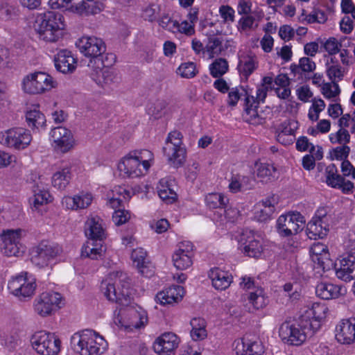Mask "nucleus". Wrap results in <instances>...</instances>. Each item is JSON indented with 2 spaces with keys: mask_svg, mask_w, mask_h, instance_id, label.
Here are the masks:
<instances>
[{
  "mask_svg": "<svg viewBox=\"0 0 355 355\" xmlns=\"http://www.w3.org/2000/svg\"><path fill=\"white\" fill-rule=\"evenodd\" d=\"M257 60L254 55H243L239 58L238 69L241 75L248 78L257 69Z\"/></svg>",
  "mask_w": 355,
  "mask_h": 355,
  "instance_id": "58836bf2",
  "label": "nucleus"
},
{
  "mask_svg": "<svg viewBox=\"0 0 355 355\" xmlns=\"http://www.w3.org/2000/svg\"><path fill=\"white\" fill-rule=\"evenodd\" d=\"M263 13L254 11L252 14L243 15L238 22L239 31H245L255 29L258 27V22L263 17Z\"/></svg>",
  "mask_w": 355,
  "mask_h": 355,
  "instance_id": "a19ab883",
  "label": "nucleus"
},
{
  "mask_svg": "<svg viewBox=\"0 0 355 355\" xmlns=\"http://www.w3.org/2000/svg\"><path fill=\"white\" fill-rule=\"evenodd\" d=\"M91 77L96 84L101 87L117 83L120 79L113 69L109 67L101 68L99 64L91 73Z\"/></svg>",
  "mask_w": 355,
  "mask_h": 355,
  "instance_id": "cd10ccee",
  "label": "nucleus"
},
{
  "mask_svg": "<svg viewBox=\"0 0 355 355\" xmlns=\"http://www.w3.org/2000/svg\"><path fill=\"white\" fill-rule=\"evenodd\" d=\"M174 187V180L169 178H162L157 186L159 198L166 204H172L177 200Z\"/></svg>",
  "mask_w": 355,
  "mask_h": 355,
  "instance_id": "2f4dec72",
  "label": "nucleus"
},
{
  "mask_svg": "<svg viewBox=\"0 0 355 355\" xmlns=\"http://www.w3.org/2000/svg\"><path fill=\"white\" fill-rule=\"evenodd\" d=\"M328 310L327 306L323 303H313L311 307L304 310L300 315V326L309 329V333L315 334L321 327Z\"/></svg>",
  "mask_w": 355,
  "mask_h": 355,
  "instance_id": "6e6552de",
  "label": "nucleus"
},
{
  "mask_svg": "<svg viewBox=\"0 0 355 355\" xmlns=\"http://www.w3.org/2000/svg\"><path fill=\"white\" fill-rule=\"evenodd\" d=\"M62 16L55 12L40 14L36 18L34 28L41 40L48 42H55L62 35L64 24Z\"/></svg>",
  "mask_w": 355,
  "mask_h": 355,
  "instance_id": "20e7f679",
  "label": "nucleus"
},
{
  "mask_svg": "<svg viewBox=\"0 0 355 355\" xmlns=\"http://www.w3.org/2000/svg\"><path fill=\"white\" fill-rule=\"evenodd\" d=\"M103 7V3L98 0H82L76 4L75 9L80 15H95Z\"/></svg>",
  "mask_w": 355,
  "mask_h": 355,
  "instance_id": "4c0bfd02",
  "label": "nucleus"
},
{
  "mask_svg": "<svg viewBox=\"0 0 355 355\" xmlns=\"http://www.w3.org/2000/svg\"><path fill=\"white\" fill-rule=\"evenodd\" d=\"M274 206L261 208V205H259L255 208L254 213V220H257V222H266L267 220H272L274 218Z\"/></svg>",
  "mask_w": 355,
  "mask_h": 355,
  "instance_id": "3c124183",
  "label": "nucleus"
},
{
  "mask_svg": "<svg viewBox=\"0 0 355 355\" xmlns=\"http://www.w3.org/2000/svg\"><path fill=\"white\" fill-rule=\"evenodd\" d=\"M239 249L246 256L259 258L263 252V245L259 235L250 230L242 231L239 239Z\"/></svg>",
  "mask_w": 355,
  "mask_h": 355,
  "instance_id": "a211bd4d",
  "label": "nucleus"
},
{
  "mask_svg": "<svg viewBox=\"0 0 355 355\" xmlns=\"http://www.w3.org/2000/svg\"><path fill=\"white\" fill-rule=\"evenodd\" d=\"M26 235V230L21 228L3 230L0 234L2 241L1 252L6 257H21L24 248L20 243L22 237Z\"/></svg>",
  "mask_w": 355,
  "mask_h": 355,
  "instance_id": "423d86ee",
  "label": "nucleus"
},
{
  "mask_svg": "<svg viewBox=\"0 0 355 355\" xmlns=\"http://www.w3.org/2000/svg\"><path fill=\"white\" fill-rule=\"evenodd\" d=\"M328 78L332 83H338L343 80L345 75V69L340 65L329 66L326 68Z\"/></svg>",
  "mask_w": 355,
  "mask_h": 355,
  "instance_id": "5fc2aeb1",
  "label": "nucleus"
},
{
  "mask_svg": "<svg viewBox=\"0 0 355 355\" xmlns=\"http://www.w3.org/2000/svg\"><path fill=\"white\" fill-rule=\"evenodd\" d=\"M335 272L338 278L349 282L355 279V256L352 252L347 257L343 258L335 266Z\"/></svg>",
  "mask_w": 355,
  "mask_h": 355,
  "instance_id": "bb28decb",
  "label": "nucleus"
},
{
  "mask_svg": "<svg viewBox=\"0 0 355 355\" xmlns=\"http://www.w3.org/2000/svg\"><path fill=\"white\" fill-rule=\"evenodd\" d=\"M340 46L339 40L334 37L328 38L323 44L324 50L330 55H335L338 53L340 51Z\"/></svg>",
  "mask_w": 355,
  "mask_h": 355,
  "instance_id": "bf43d9fd",
  "label": "nucleus"
},
{
  "mask_svg": "<svg viewBox=\"0 0 355 355\" xmlns=\"http://www.w3.org/2000/svg\"><path fill=\"white\" fill-rule=\"evenodd\" d=\"M73 349L81 355H98L107 349V343L94 331L86 329L74 334L71 338Z\"/></svg>",
  "mask_w": 355,
  "mask_h": 355,
  "instance_id": "7ed1b4c3",
  "label": "nucleus"
},
{
  "mask_svg": "<svg viewBox=\"0 0 355 355\" xmlns=\"http://www.w3.org/2000/svg\"><path fill=\"white\" fill-rule=\"evenodd\" d=\"M17 16V9L13 5L6 2H0V19L9 21Z\"/></svg>",
  "mask_w": 355,
  "mask_h": 355,
  "instance_id": "603ef678",
  "label": "nucleus"
},
{
  "mask_svg": "<svg viewBox=\"0 0 355 355\" xmlns=\"http://www.w3.org/2000/svg\"><path fill=\"white\" fill-rule=\"evenodd\" d=\"M131 259L141 275L150 277L154 275V267L147 257V252L143 248L133 250Z\"/></svg>",
  "mask_w": 355,
  "mask_h": 355,
  "instance_id": "393cba45",
  "label": "nucleus"
},
{
  "mask_svg": "<svg viewBox=\"0 0 355 355\" xmlns=\"http://www.w3.org/2000/svg\"><path fill=\"white\" fill-rule=\"evenodd\" d=\"M178 72L183 78H191L196 75L198 71L193 62H186L179 67Z\"/></svg>",
  "mask_w": 355,
  "mask_h": 355,
  "instance_id": "052dcab7",
  "label": "nucleus"
},
{
  "mask_svg": "<svg viewBox=\"0 0 355 355\" xmlns=\"http://www.w3.org/2000/svg\"><path fill=\"white\" fill-rule=\"evenodd\" d=\"M213 286L217 290H225L232 283V277L227 272L219 268L211 269L209 273Z\"/></svg>",
  "mask_w": 355,
  "mask_h": 355,
  "instance_id": "e433bc0d",
  "label": "nucleus"
},
{
  "mask_svg": "<svg viewBox=\"0 0 355 355\" xmlns=\"http://www.w3.org/2000/svg\"><path fill=\"white\" fill-rule=\"evenodd\" d=\"M335 338L336 340L344 345L355 343V318L341 320L336 326Z\"/></svg>",
  "mask_w": 355,
  "mask_h": 355,
  "instance_id": "b1692460",
  "label": "nucleus"
},
{
  "mask_svg": "<svg viewBox=\"0 0 355 355\" xmlns=\"http://www.w3.org/2000/svg\"><path fill=\"white\" fill-rule=\"evenodd\" d=\"M33 349L40 355H58L61 341L54 334L45 331L35 332L31 338Z\"/></svg>",
  "mask_w": 355,
  "mask_h": 355,
  "instance_id": "0eeeda50",
  "label": "nucleus"
},
{
  "mask_svg": "<svg viewBox=\"0 0 355 355\" xmlns=\"http://www.w3.org/2000/svg\"><path fill=\"white\" fill-rule=\"evenodd\" d=\"M255 167L257 175L262 182H272L277 178V168L273 166V164L257 162L255 164Z\"/></svg>",
  "mask_w": 355,
  "mask_h": 355,
  "instance_id": "ea45409f",
  "label": "nucleus"
},
{
  "mask_svg": "<svg viewBox=\"0 0 355 355\" xmlns=\"http://www.w3.org/2000/svg\"><path fill=\"white\" fill-rule=\"evenodd\" d=\"M32 140L29 130L23 128H14L0 133V143L15 149H24Z\"/></svg>",
  "mask_w": 355,
  "mask_h": 355,
  "instance_id": "2eb2a0df",
  "label": "nucleus"
},
{
  "mask_svg": "<svg viewBox=\"0 0 355 355\" xmlns=\"http://www.w3.org/2000/svg\"><path fill=\"white\" fill-rule=\"evenodd\" d=\"M307 328L300 327V322L296 326L290 322H284L279 328V336L282 340L288 345H300L308 337H311L314 334L309 332Z\"/></svg>",
  "mask_w": 355,
  "mask_h": 355,
  "instance_id": "dca6fc26",
  "label": "nucleus"
},
{
  "mask_svg": "<svg viewBox=\"0 0 355 355\" xmlns=\"http://www.w3.org/2000/svg\"><path fill=\"white\" fill-rule=\"evenodd\" d=\"M70 168L65 167L55 173L52 177V184L58 190H64L71 180Z\"/></svg>",
  "mask_w": 355,
  "mask_h": 355,
  "instance_id": "37998d69",
  "label": "nucleus"
},
{
  "mask_svg": "<svg viewBox=\"0 0 355 355\" xmlns=\"http://www.w3.org/2000/svg\"><path fill=\"white\" fill-rule=\"evenodd\" d=\"M26 121L29 128H37L46 124V118L39 110L34 108L26 112Z\"/></svg>",
  "mask_w": 355,
  "mask_h": 355,
  "instance_id": "a18cd8bd",
  "label": "nucleus"
},
{
  "mask_svg": "<svg viewBox=\"0 0 355 355\" xmlns=\"http://www.w3.org/2000/svg\"><path fill=\"white\" fill-rule=\"evenodd\" d=\"M346 293L345 287L327 282L319 283L315 288L317 296L323 300L338 298Z\"/></svg>",
  "mask_w": 355,
  "mask_h": 355,
  "instance_id": "7c9ffc66",
  "label": "nucleus"
},
{
  "mask_svg": "<svg viewBox=\"0 0 355 355\" xmlns=\"http://www.w3.org/2000/svg\"><path fill=\"white\" fill-rule=\"evenodd\" d=\"M159 25L165 30L173 32L175 28L176 20H173L168 15H163L158 20Z\"/></svg>",
  "mask_w": 355,
  "mask_h": 355,
  "instance_id": "338daca9",
  "label": "nucleus"
},
{
  "mask_svg": "<svg viewBox=\"0 0 355 355\" xmlns=\"http://www.w3.org/2000/svg\"><path fill=\"white\" fill-rule=\"evenodd\" d=\"M325 182L332 188L340 189L344 193L352 192L354 187V184L341 176L338 171L335 164H331L325 168L324 171Z\"/></svg>",
  "mask_w": 355,
  "mask_h": 355,
  "instance_id": "4be33fe9",
  "label": "nucleus"
},
{
  "mask_svg": "<svg viewBox=\"0 0 355 355\" xmlns=\"http://www.w3.org/2000/svg\"><path fill=\"white\" fill-rule=\"evenodd\" d=\"M64 304V299L57 292L42 293L35 300V311L42 317L51 315Z\"/></svg>",
  "mask_w": 355,
  "mask_h": 355,
  "instance_id": "4468645a",
  "label": "nucleus"
},
{
  "mask_svg": "<svg viewBox=\"0 0 355 355\" xmlns=\"http://www.w3.org/2000/svg\"><path fill=\"white\" fill-rule=\"evenodd\" d=\"M248 300L254 310L263 309L268 303V297L262 288H257L248 295Z\"/></svg>",
  "mask_w": 355,
  "mask_h": 355,
  "instance_id": "c03bdc74",
  "label": "nucleus"
},
{
  "mask_svg": "<svg viewBox=\"0 0 355 355\" xmlns=\"http://www.w3.org/2000/svg\"><path fill=\"white\" fill-rule=\"evenodd\" d=\"M123 201V200L121 197L108 196L107 205L115 209L112 214L114 222H128L133 219L129 211L120 208Z\"/></svg>",
  "mask_w": 355,
  "mask_h": 355,
  "instance_id": "72a5a7b5",
  "label": "nucleus"
},
{
  "mask_svg": "<svg viewBox=\"0 0 355 355\" xmlns=\"http://www.w3.org/2000/svg\"><path fill=\"white\" fill-rule=\"evenodd\" d=\"M105 248L102 241L89 239L86 241L81 249V257L91 259H98L103 257Z\"/></svg>",
  "mask_w": 355,
  "mask_h": 355,
  "instance_id": "c9c22d12",
  "label": "nucleus"
},
{
  "mask_svg": "<svg viewBox=\"0 0 355 355\" xmlns=\"http://www.w3.org/2000/svg\"><path fill=\"white\" fill-rule=\"evenodd\" d=\"M193 245L191 242L184 241L178 244L173 254L174 266L178 270H186L193 264Z\"/></svg>",
  "mask_w": 355,
  "mask_h": 355,
  "instance_id": "aec40b11",
  "label": "nucleus"
},
{
  "mask_svg": "<svg viewBox=\"0 0 355 355\" xmlns=\"http://www.w3.org/2000/svg\"><path fill=\"white\" fill-rule=\"evenodd\" d=\"M147 321L146 313L143 310L138 311L133 307L120 309L114 318V322L118 327L128 331L140 329L147 323Z\"/></svg>",
  "mask_w": 355,
  "mask_h": 355,
  "instance_id": "9d476101",
  "label": "nucleus"
},
{
  "mask_svg": "<svg viewBox=\"0 0 355 355\" xmlns=\"http://www.w3.org/2000/svg\"><path fill=\"white\" fill-rule=\"evenodd\" d=\"M21 87L25 93L39 94L55 87V82L49 74L39 71L26 76L23 78Z\"/></svg>",
  "mask_w": 355,
  "mask_h": 355,
  "instance_id": "1a4fd4ad",
  "label": "nucleus"
},
{
  "mask_svg": "<svg viewBox=\"0 0 355 355\" xmlns=\"http://www.w3.org/2000/svg\"><path fill=\"white\" fill-rule=\"evenodd\" d=\"M76 45L83 54L92 58L90 63H96V58L106 51L103 40L94 36H83L76 42Z\"/></svg>",
  "mask_w": 355,
  "mask_h": 355,
  "instance_id": "f3484780",
  "label": "nucleus"
},
{
  "mask_svg": "<svg viewBox=\"0 0 355 355\" xmlns=\"http://www.w3.org/2000/svg\"><path fill=\"white\" fill-rule=\"evenodd\" d=\"M290 225L287 226L286 223H278L277 229L279 234L283 236H288L293 234H297L300 229H302L301 225L298 223H288Z\"/></svg>",
  "mask_w": 355,
  "mask_h": 355,
  "instance_id": "4d7b16f0",
  "label": "nucleus"
},
{
  "mask_svg": "<svg viewBox=\"0 0 355 355\" xmlns=\"http://www.w3.org/2000/svg\"><path fill=\"white\" fill-rule=\"evenodd\" d=\"M295 125L296 122L294 121H285L279 125L277 133L293 137L295 128H296Z\"/></svg>",
  "mask_w": 355,
  "mask_h": 355,
  "instance_id": "e2e57ef3",
  "label": "nucleus"
},
{
  "mask_svg": "<svg viewBox=\"0 0 355 355\" xmlns=\"http://www.w3.org/2000/svg\"><path fill=\"white\" fill-rule=\"evenodd\" d=\"M340 92V90L337 83H325L322 87V93L327 98H335Z\"/></svg>",
  "mask_w": 355,
  "mask_h": 355,
  "instance_id": "680f3d73",
  "label": "nucleus"
},
{
  "mask_svg": "<svg viewBox=\"0 0 355 355\" xmlns=\"http://www.w3.org/2000/svg\"><path fill=\"white\" fill-rule=\"evenodd\" d=\"M305 222L304 216L298 211H288L286 214H282L277 219V222Z\"/></svg>",
  "mask_w": 355,
  "mask_h": 355,
  "instance_id": "0e129e2a",
  "label": "nucleus"
},
{
  "mask_svg": "<svg viewBox=\"0 0 355 355\" xmlns=\"http://www.w3.org/2000/svg\"><path fill=\"white\" fill-rule=\"evenodd\" d=\"M307 234L311 239H318L324 238L329 232V227L327 223H324V226L322 225V223H307Z\"/></svg>",
  "mask_w": 355,
  "mask_h": 355,
  "instance_id": "8fccbe9b",
  "label": "nucleus"
},
{
  "mask_svg": "<svg viewBox=\"0 0 355 355\" xmlns=\"http://www.w3.org/2000/svg\"><path fill=\"white\" fill-rule=\"evenodd\" d=\"M180 343L179 338L172 332H165L157 337L153 349L159 355H174Z\"/></svg>",
  "mask_w": 355,
  "mask_h": 355,
  "instance_id": "5701e85b",
  "label": "nucleus"
},
{
  "mask_svg": "<svg viewBox=\"0 0 355 355\" xmlns=\"http://www.w3.org/2000/svg\"><path fill=\"white\" fill-rule=\"evenodd\" d=\"M62 252L55 243L43 241L33 248L31 261L39 268L48 266Z\"/></svg>",
  "mask_w": 355,
  "mask_h": 355,
  "instance_id": "f8f14e48",
  "label": "nucleus"
},
{
  "mask_svg": "<svg viewBox=\"0 0 355 355\" xmlns=\"http://www.w3.org/2000/svg\"><path fill=\"white\" fill-rule=\"evenodd\" d=\"M190 324L191 336L193 340H201L207 337L206 322L203 318H194L191 320Z\"/></svg>",
  "mask_w": 355,
  "mask_h": 355,
  "instance_id": "79ce46f5",
  "label": "nucleus"
},
{
  "mask_svg": "<svg viewBox=\"0 0 355 355\" xmlns=\"http://www.w3.org/2000/svg\"><path fill=\"white\" fill-rule=\"evenodd\" d=\"M247 96V92L241 88H232L228 93L227 104L230 106L234 107L237 104V102L241 96Z\"/></svg>",
  "mask_w": 355,
  "mask_h": 355,
  "instance_id": "13d9d810",
  "label": "nucleus"
},
{
  "mask_svg": "<svg viewBox=\"0 0 355 355\" xmlns=\"http://www.w3.org/2000/svg\"><path fill=\"white\" fill-rule=\"evenodd\" d=\"M85 232V235L92 240L102 241L106 237L105 230L101 223H88Z\"/></svg>",
  "mask_w": 355,
  "mask_h": 355,
  "instance_id": "de8ad7c7",
  "label": "nucleus"
},
{
  "mask_svg": "<svg viewBox=\"0 0 355 355\" xmlns=\"http://www.w3.org/2000/svg\"><path fill=\"white\" fill-rule=\"evenodd\" d=\"M312 261L317 263L318 267L324 270H327L332 266L328 248L323 243H315L312 245L310 249Z\"/></svg>",
  "mask_w": 355,
  "mask_h": 355,
  "instance_id": "a878e982",
  "label": "nucleus"
},
{
  "mask_svg": "<svg viewBox=\"0 0 355 355\" xmlns=\"http://www.w3.org/2000/svg\"><path fill=\"white\" fill-rule=\"evenodd\" d=\"M220 31L216 30L207 31L205 33L207 36V42L205 45V51L209 54L210 58L218 55L225 50L223 46V38L221 36H218Z\"/></svg>",
  "mask_w": 355,
  "mask_h": 355,
  "instance_id": "473e14b6",
  "label": "nucleus"
},
{
  "mask_svg": "<svg viewBox=\"0 0 355 355\" xmlns=\"http://www.w3.org/2000/svg\"><path fill=\"white\" fill-rule=\"evenodd\" d=\"M101 290L107 299L123 306L130 302V279L127 274L113 272L102 282Z\"/></svg>",
  "mask_w": 355,
  "mask_h": 355,
  "instance_id": "f03ea898",
  "label": "nucleus"
},
{
  "mask_svg": "<svg viewBox=\"0 0 355 355\" xmlns=\"http://www.w3.org/2000/svg\"><path fill=\"white\" fill-rule=\"evenodd\" d=\"M33 191L34 195L29 200L32 209L38 210L40 207L52 200L49 192L42 185L36 184L33 187Z\"/></svg>",
  "mask_w": 355,
  "mask_h": 355,
  "instance_id": "f704fd0d",
  "label": "nucleus"
},
{
  "mask_svg": "<svg viewBox=\"0 0 355 355\" xmlns=\"http://www.w3.org/2000/svg\"><path fill=\"white\" fill-rule=\"evenodd\" d=\"M8 288L10 293L20 300L31 297L36 288L35 278L24 272L12 277L8 282Z\"/></svg>",
  "mask_w": 355,
  "mask_h": 355,
  "instance_id": "9b49d317",
  "label": "nucleus"
},
{
  "mask_svg": "<svg viewBox=\"0 0 355 355\" xmlns=\"http://www.w3.org/2000/svg\"><path fill=\"white\" fill-rule=\"evenodd\" d=\"M19 339L17 335L11 334H1L0 342L9 350H13L19 343Z\"/></svg>",
  "mask_w": 355,
  "mask_h": 355,
  "instance_id": "6e6d98bb",
  "label": "nucleus"
},
{
  "mask_svg": "<svg viewBox=\"0 0 355 355\" xmlns=\"http://www.w3.org/2000/svg\"><path fill=\"white\" fill-rule=\"evenodd\" d=\"M54 62L57 70L63 73H71L76 67V59L67 50L60 51L55 56Z\"/></svg>",
  "mask_w": 355,
  "mask_h": 355,
  "instance_id": "c756f323",
  "label": "nucleus"
},
{
  "mask_svg": "<svg viewBox=\"0 0 355 355\" xmlns=\"http://www.w3.org/2000/svg\"><path fill=\"white\" fill-rule=\"evenodd\" d=\"M154 164L153 153L146 149L135 150L123 157L118 164L120 173L128 178H139L148 173Z\"/></svg>",
  "mask_w": 355,
  "mask_h": 355,
  "instance_id": "f257e3e1",
  "label": "nucleus"
},
{
  "mask_svg": "<svg viewBox=\"0 0 355 355\" xmlns=\"http://www.w3.org/2000/svg\"><path fill=\"white\" fill-rule=\"evenodd\" d=\"M233 346L236 355H261L264 352L262 343L258 338H250V336L236 340Z\"/></svg>",
  "mask_w": 355,
  "mask_h": 355,
  "instance_id": "412c9836",
  "label": "nucleus"
},
{
  "mask_svg": "<svg viewBox=\"0 0 355 355\" xmlns=\"http://www.w3.org/2000/svg\"><path fill=\"white\" fill-rule=\"evenodd\" d=\"M267 92L268 86L260 85L257 89L256 96L247 94L245 98L244 118L248 123L256 125L264 121V119L259 114L257 107L261 102L264 101Z\"/></svg>",
  "mask_w": 355,
  "mask_h": 355,
  "instance_id": "ddd939ff",
  "label": "nucleus"
},
{
  "mask_svg": "<svg viewBox=\"0 0 355 355\" xmlns=\"http://www.w3.org/2000/svg\"><path fill=\"white\" fill-rule=\"evenodd\" d=\"M228 69V62L225 58H217L209 65L210 74L214 78H220Z\"/></svg>",
  "mask_w": 355,
  "mask_h": 355,
  "instance_id": "09e8293b",
  "label": "nucleus"
},
{
  "mask_svg": "<svg viewBox=\"0 0 355 355\" xmlns=\"http://www.w3.org/2000/svg\"><path fill=\"white\" fill-rule=\"evenodd\" d=\"M283 288L286 296L288 297L292 301L298 300L301 296L297 284L286 283L284 285Z\"/></svg>",
  "mask_w": 355,
  "mask_h": 355,
  "instance_id": "69168bd1",
  "label": "nucleus"
},
{
  "mask_svg": "<svg viewBox=\"0 0 355 355\" xmlns=\"http://www.w3.org/2000/svg\"><path fill=\"white\" fill-rule=\"evenodd\" d=\"M159 11L158 6L153 4L146 7L143 12V17L145 20L153 21L157 19Z\"/></svg>",
  "mask_w": 355,
  "mask_h": 355,
  "instance_id": "774afa93",
  "label": "nucleus"
},
{
  "mask_svg": "<svg viewBox=\"0 0 355 355\" xmlns=\"http://www.w3.org/2000/svg\"><path fill=\"white\" fill-rule=\"evenodd\" d=\"M53 147L57 151L62 153L68 152L74 145V139L71 132L62 126L54 128L50 132Z\"/></svg>",
  "mask_w": 355,
  "mask_h": 355,
  "instance_id": "6ab92c4d",
  "label": "nucleus"
},
{
  "mask_svg": "<svg viewBox=\"0 0 355 355\" xmlns=\"http://www.w3.org/2000/svg\"><path fill=\"white\" fill-rule=\"evenodd\" d=\"M228 202V198L220 193H209L205 197V203L210 209L225 208Z\"/></svg>",
  "mask_w": 355,
  "mask_h": 355,
  "instance_id": "49530a36",
  "label": "nucleus"
},
{
  "mask_svg": "<svg viewBox=\"0 0 355 355\" xmlns=\"http://www.w3.org/2000/svg\"><path fill=\"white\" fill-rule=\"evenodd\" d=\"M184 294L182 286H173L160 291L155 296V300L162 305L173 304L182 300Z\"/></svg>",
  "mask_w": 355,
  "mask_h": 355,
  "instance_id": "c85d7f7f",
  "label": "nucleus"
},
{
  "mask_svg": "<svg viewBox=\"0 0 355 355\" xmlns=\"http://www.w3.org/2000/svg\"><path fill=\"white\" fill-rule=\"evenodd\" d=\"M350 135L345 128H341L335 133L329 135V140L332 144H339L340 145H347L350 141Z\"/></svg>",
  "mask_w": 355,
  "mask_h": 355,
  "instance_id": "864d4df0",
  "label": "nucleus"
},
{
  "mask_svg": "<svg viewBox=\"0 0 355 355\" xmlns=\"http://www.w3.org/2000/svg\"><path fill=\"white\" fill-rule=\"evenodd\" d=\"M182 137L178 130L169 132L162 148L168 164L173 167L178 168L185 162L186 149L183 146Z\"/></svg>",
  "mask_w": 355,
  "mask_h": 355,
  "instance_id": "39448f33",
  "label": "nucleus"
}]
</instances>
